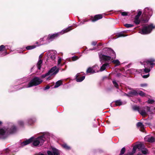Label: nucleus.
<instances>
[{"mask_svg":"<svg viewBox=\"0 0 155 155\" xmlns=\"http://www.w3.org/2000/svg\"><path fill=\"white\" fill-rule=\"evenodd\" d=\"M100 61L102 62V61H111L116 57L115 52L112 49L108 48H104L102 52L99 53Z\"/></svg>","mask_w":155,"mask_h":155,"instance_id":"f257e3e1","label":"nucleus"},{"mask_svg":"<svg viewBox=\"0 0 155 155\" xmlns=\"http://www.w3.org/2000/svg\"><path fill=\"white\" fill-rule=\"evenodd\" d=\"M45 137L44 136L39 137L36 138L31 137L29 139L21 143V146L26 145L33 141V145L35 146L38 145H42L44 142Z\"/></svg>","mask_w":155,"mask_h":155,"instance_id":"f03ea898","label":"nucleus"},{"mask_svg":"<svg viewBox=\"0 0 155 155\" xmlns=\"http://www.w3.org/2000/svg\"><path fill=\"white\" fill-rule=\"evenodd\" d=\"M16 128L12 123H10L9 128H3L0 129V137L4 138L9 134L12 133L15 131Z\"/></svg>","mask_w":155,"mask_h":155,"instance_id":"7ed1b4c3","label":"nucleus"},{"mask_svg":"<svg viewBox=\"0 0 155 155\" xmlns=\"http://www.w3.org/2000/svg\"><path fill=\"white\" fill-rule=\"evenodd\" d=\"M70 27H68L66 29L62 30L60 32L54 34L53 35H49L48 37L45 36L42 39L47 40V41L44 42V43H48L50 41L53 40L55 38L57 37L60 34H63L65 32H67L72 30Z\"/></svg>","mask_w":155,"mask_h":155,"instance_id":"20e7f679","label":"nucleus"},{"mask_svg":"<svg viewBox=\"0 0 155 155\" xmlns=\"http://www.w3.org/2000/svg\"><path fill=\"white\" fill-rule=\"evenodd\" d=\"M132 108L134 110L137 111L143 116H146L147 114V112L150 110V107L147 106L144 107H140L137 106H134Z\"/></svg>","mask_w":155,"mask_h":155,"instance_id":"39448f33","label":"nucleus"},{"mask_svg":"<svg viewBox=\"0 0 155 155\" xmlns=\"http://www.w3.org/2000/svg\"><path fill=\"white\" fill-rule=\"evenodd\" d=\"M155 62V59H150L144 62L143 64L145 68L141 70V72H144L147 73H149L150 71V69L149 68L150 66H151V68H152V66L154 64L153 62Z\"/></svg>","mask_w":155,"mask_h":155,"instance_id":"423d86ee","label":"nucleus"},{"mask_svg":"<svg viewBox=\"0 0 155 155\" xmlns=\"http://www.w3.org/2000/svg\"><path fill=\"white\" fill-rule=\"evenodd\" d=\"M59 69L57 68V67L55 66L52 67L48 73L42 75L41 76L42 78H45L48 77L46 79L47 80H49L51 76L52 75H55L59 71Z\"/></svg>","mask_w":155,"mask_h":155,"instance_id":"0eeeda50","label":"nucleus"},{"mask_svg":"<svg viewBox=\"0 0 155 155\" xmlns=\"http://www.w3.org/2000/svg\"><path fill=\"white\" fill-rule=\"evenodd\" d=\"M155 28V26L151 24L148 26L144 27L142 30L139 32V33L142 34H147L150 33L152 30Z\"/></svg>","mask_w":155,"mask_h":155,"instance_id":"6e6552de","label":"nucleus"},{"mask_svg":"<svg viewBox=\"0 0 155 155\" xmlns=\"http://www.w3.org/2000/svg\"><path fill=\"white\" fill-rule=\"evenodd\" d=\"M42 80L37 77H35L29 83L27 87H29L34 86H36L41 84Z\"/></svg>","mask_w":155,"mask_h":155,"instance_id":"1a4fd4ad","label":"nucleus"},{"mask_svg":"<svg viewBox=\"0 0 155 155\" xmlns=\"http://www.w3.org/2000/svg\"><path fill=\"white\" fill-rule=\"evenodd\" d=\"M48 58H51L52 60H54L56 58V52L55 51H51L47 52Z\"/></svg>","mask_w":155,"mask_h":155,"instance_id":"9d476101","label":"nucleus"},{"mask_svg":"<svg viewBox=\"0 0 155 155\" xmlns=\"http://www.w3.org/2000/svg\"><path fill=\"white\" fill-rule=\"evenodd\" d=\"M52 152L50 151H47V153L48 155H59L60 151L58 149L54 148H52Z\"/></svg>","mask_w":155,"mask_h":155,"instance_id":"9b49d317","label":"nucleus"},{"mask_svg":"<svg viewBox=\"0 0 155 155\" xmlns=\"http://www.w3.org/2000/svg\"><path fill=\"white\" fill-rule=\"evenodd\" d=\"M143 14L145 16H150L152 14V10L150 8H145L144 9Z\"/></svg>","mask_w":155,"mask_h":155,"instance_id":"f8f14e48","label":"nucleus"},{"mask_svg":"<svg viewBox=\"0 0 155 155\" xmlns=\"http://www.w3.org/2000/svg\"><path fill=\"white\" fill-rule=\"evenodd\" d=\"M145 141L149 142L152 143L155 141V138L152 136L149 135L145 137L144 138Z\"/></svg>","mask_w":155,"mask_h":155,"instance_id":"ddd939ff","label":"nucleus"},{"mask_svg":"<svg viewBox=\"0 0 155 155\" xmlns=\"http://www.w3.org/2000/svg\"><path fill=\"white\" fill-rule=\"evenodd\" d=\"M96 66H97H97V65H95V66H93L92 67H89L87 70V73H93L98 72V71L95 70L94 69V68Z\"/></svg>","mask_w":155,"mask_h":155,"instance_id":"4468645a","label":"nucleus"},{"mask_svg":"<svg viewBox=\"0 0 155 155\" xmlns=\"http://www.w3.org/2000/svg\"><path fill=\"white\" fill-rule=\"evenodd\" d=\"M102 15H95L94 18H91V21L93 22H94L99 19L102 18Z\"/></svg>","mask_w":155,"mask_h":155,"instance_id":"2eb2a0df","label":"nucleus"},{"mask_svg":"<svg viewBox=\"0 0 155 155\" xmlns=\"http://www.w3.org/2000/svg\"><path fill=\"white\" fill-rule=\"evenodd\" d=\"M80 74H78L76 75V80L77 82H80L83 81L85 78V76L80 77Z\"/></svg>","mask_w":155,"mask_h":155,"instance_id":"dca6fc26","label":"nucleus"},{"mask_svg":"<svg viewBox=\"0 0 155 155\" xmlns=\"http://www.w3.org/2000/svg\"><path fill=\"white\" fill-rule=\"evenodd\" d=\"M138 94V93L137 91L135 90H133L130 91L128 93V94H127V95L129 96H133L137 95Z\"/></svg>","mask_w":155,"mask_h":155,"instance_id":"f3484780","label":"nucleus"},{"mask_svg":"<svg viewBox=\"0 0 155 155\" xmlns=\"http://www.w3.org/2000/svg\"><path fill=\"white\" fill-rule=\"evenodd\" d=\"M136 146L137 148H138L140 151L142 150V149H143V148L145 147L144 145L141 143L136 145Z\"/></svg>","mask_w":155,"mask_h":155,"instance_id":"a211bd4d","label":"nucleus"},{"mask_svg":"<svg viewBox=\"0 0 155 155\" xmlns=\"http://www.w3.org/2000/svg\"><path fill=\"white\" fill-rule=\"evenodd\" d=\"M137 126L138 127H140L141 129V131H143V130H144L143 125V124L141 122H138L137 124Z\"/></svg>","mask_w":155,"mask_h":155,"instance_id":"6ab92c4d","label":"nucleus"},{"mask_svg":"<svg viewBox=\"0 0 155 155\" xmlns=\"http://www.w3.org/2000/svg\"><path fill=\"white\" fill-rule=\"evenodd\" d=\"M108 65V64H104L102 65V66L101 67L100 69V71H103L104 70L106 67Z\"/></svg>","mask_w":155,"mask_h":155,"instance_id":"aec40b11","label":"nucleus"},{"mask_svg":"<svg viewBox=\"0 0 155 155\" xmlns=\"http://www.w3.org/2000/svg\"><path fill=\"white\" fill-rule=\"evenodd\" d=\"M42 61L41 59H39L38 62L37 64V67L40 70L41 66V64H42Z\"/></svg>","mask_w":155,"mask_h":155,"instance_id":"412c9836","label":"nucleus"},{"mask_svg":"<svg viewBox=\"0 0 155 155\" xmlns=\"http://www.w3.org/2000/svg\"><path fill=\"white\" fill-rule=\"evenodd\" d=\"M62 147L67 150H70L71 148V147L67 145L66 144L64 143L62 145Z\"/></svg>","mask_w":155,"mask_h":155,"instance_id":"4be33fe9","label":"nucleus"},{"mask_svg":"<svg viewBox=\"0 0 155 155\" xmlns=\"http://www.w3.org/2000/svg\"><path fill=\"white\" fill-rule=\"evenodd\" d=\"M62 81L59 80L57 81L55 83V84L54 86V88L58 87L62 84Z\"/></svg>","mask_w":155,"mask_h":155,"instance_id":"5701e85b","label":"nucleus"},{"mask_svg":"<svg viewBox=\"0 0 155 155\" xmlns=\"http://www.w3.org/2000/svg\"><path fill=\"white\" fill-rule=\"evenodd\" d=\"M112 62L114 64H116V66L119 65L120 64V62L118 60H114Z\"/></svg>","mask_w":155,"mask_h":155,"instance_id":"b1692460","label":"nucleus"},{"mask_svg":"<svg viewBox=\"0 0 155 155\" xmlns=\"http://www.w3.org/2000/svg\"><path fill=\"white\" fill-rule=\"evenodd\" d=\"M141 151L143 154H146L148 153V150L145 147L143 148Z\"/></svg>","mask_w":155,"mask_h":155,"instance_id":"393cba45","label":"nucleus"},{"mask_svg":"<svg viewBox=\"0 0 155 155\" xmlns=\"http://www.w3.org/2000/svg\"><path fill=\"white\" fill-rule=\"evenodd\" d=\"M142 14V12L140 11L139 10L138 11V13L137 14V15H136L135 17V18H139L140 16Z\"/></svg>","mask_w":155,"mask_h":155,"instance_id":"a878e982","label":"nucleus"},{"mask_svg":"<svg viewBox=\"0 0 155 155\" xmlns=\"http://www.w3.org/2000/svg\"><path fill=\"white\" fill-rule=\"evenodd\" d=\"M36 47V46L35 45L29 46H27L26 47V49L28 50H31L35 48Z\"/></svg>","mask_w":155,"mask_h":155,"instance_id":"bb28decb","label":"nucleus"},{"mask_svg":"<svg viewBox=\"0 0 155 155\" xmlns=\"http://www.w3.org/2000/svg\"><path fill=\"white\" fill-rule=\"evenodd\" d=\"M44 38H41L40 39L39 41L40 43H41V45H43L44 44H46L47 43H44V42L45 41H47V40L45 39H42Z\"/></svg>","mask_w":155,"mask_h":155,"instance_id":"cd10ccee","label":"nucleus"},{"mask_svg":"<svg viewBox=\"0 0 155 155\" xmlns=\"http://www.w3.org/2000/svg\"><path fill=\"white\" fill-rule=\"evenodd\" d=\"M123 104V103L120 100L115 101V104L116 106H120Z\"/></svg>","mask_w":155,"mask_h":155,"instance_id":"c85d7f7f","label":"nucleus"},{"mask_svg":"<svg viewBox=\"0 0 155 155\" xmlns=\"http://www.w3.org/2000/svg\"><path fill=\"white\" fill-rule=\"evenodd\" d=\"M134 22L136 24L138 25L140 23V20L139 18H135Z\"/></svg>","mask_w":155,"mask_h":155,"instance_id":"c756f323","label":"nucleus"},{"mask_svg":"<svg viewBox=\"0 0 155 155\" xmlns=\"http://www.w3.org/2000/svg\"><path fill=\"white\" fill-rule=\"evenodd\" d=\"M113 83L114 86L116 88H118V85L115 80L113 81Z\"/></svg>","mask_w":155,"mask_h":155,"instance_id":"7c9ffc66","label":"nucleus"},{"mask_svg":"<svg viewBox=\"0 0 155 155\" xmlns=\"http://www.w3.org/2000/svg\"><path fill=\"white\" fill-rule=\"evenodd\" d=\"M125 151V148L124 147H123L121 150L120 151V155H122L124 154Z\"/></svg>","mask_w":155,"mask_h":155,"instance_id":"2f4dec72","label":"nucleus"},{"mask_svg":"<svg viewBox=\"0 0 155 155\" xmlns=\"http://www.w3.org/2000/svg\"><path fill=\"white\" fill-rule=\"evenodd\" d=\"M34 121L33 120L31 119L30 118L28 120V124H29L30 125Z\"/></svg>","mask_w":155,"mask_h":155,"instance_id":"473e14b6","label":"nucleus"},{"mask_svg":"<svg viewBox=\"0 0 155 155\" xmlns=\"http://www.w3.org/2000/svg\"><path fill=\"white\" fill-rule=\"evenodd\" d=\"M61 58H59L58 60V66H62L63 64H61Z\"/></svg>","mask_w":155,"mask_h":155,"instance_id":"72a5a7b5","label":"nucleus"},{"mask_svg":"<svg viewBox=\"0 0 155 155\" xmlns=\"http://www.w3.org/2000/svg\"><path fill=\"white\" fill-rule=\"evenodd\" d=\"M138 94L142 96H144L145 95V93L141 91H140L138 92Z\"/></svg>","mask_w":155,"mask_h":155,"instance_id":"f704fd0d","label":"nucleus"},{"mask_svg":"<svg viewBox=\"0 0 155 155\" xmlns=\"http://www.w3.org/2000/svg\"><path fill=\"white\" fill-rule=\"evenodd\" d=\"M18 124L20 126H22L24 125V122L22 120H19L18 122Z\"/></svg>","mask_w":155,"mask_h":155,"instance_id":"c9c22d12","label":"nucleus"},{"mask_svg":"<svg viewBox=\"0 0 155 155\" xmlns=\"http://www.w3.org/2000/svg\"><path fill=\"white\" fill-rule=\"evenodd\" d=\"M148 103L150 104H152L154 103V101L152 99H149L147 101Z\"/></svg>","mask_w":155,"mask_h":155,"instance_id":"e433bc0d","label":"nucleus"},{"mask_svg":"<svg viewBox=\"0 0 155 155\" xmlns=\"http://www.w3.org/2000/svg\"><path fill=\"white\" fill-rule=\"evenodd\" d=\"M137 148L136 145L133 147V150H132V152L134 153L135 152Z\"/></svg>","mask_w":155,"mask_h":155,"instance_id":"4c0bfd02","label":"nucleus"},{"mask_svg":"<svg viewBox=\"0 0 155 155\" xmlns=\"http://www.w3.org/2000/svg\"><path fill=\"white\" fill-rule=\"evenodd\" d=\"M127 28H130L133 26V25L131 24H126L124 25Z\"/></svg>","mask_w":155,"mask_h":155,"instance_id":"58836bf2","label":"nucleus"},{"mask_svg":"<svg viewBox=\"0 0 155 155\" xmlns=\"http://www.w3.org/2000/svg\"><path fill=\"white\" fill-rule=\"evenodd\" d=\"M126 36L124 35L122 33H120L117 35V37L119 38L121 37H124Z\"/></svg>","mask_w":155,"mask_h":155,"instance_id":"ea45409f","label":"nucleus"},{"mask_svg":"<svg viewBox=\"0 0 155 155\" xmlns=\"http://www.w3.org/2000/svg\"><path fill=\"white\" fill-rule=\"evenodd\" d=\"M5 49V46L4 45H1L0 46V51L3 50Z\"/></svg>","mask_w":155,"mask_h":155,"instance_id":"a19ab883","label":"nucleus"},{"mask_svg":"<svg viewBox=\"0 0 155 155\" xmlns=\"http://www.w3.org/2000/svg\"><path fill=\"white\" fill-rule=\"evenodd\" d=\"M78 59V56H73L72 58V60L73 61H75Z\"/></svg>","mask_w":155,"mask_h":155,"instance_id":"79ce46f5","label":"nucleus"},{"mask_svg":"<svg viewBox=\"0 0 155 155\" xmlns=\"http://www.w3.org/2000/svg\"><path fill=\"white\" fill-rule=\"evenodd\" d=\"M128 13L126 12H123L121 13V15L123 16H126L127 15Z\"/></svg>","mask_w":155,"mask_h":155,"instance_id":"37998d69","label":"nucleus"},{"mask_svg":"<svg viewBox=\"0 0 155 155\" xmlns=\"http://www.w3.org/2000/svg\"><path fill=\"white\" fill-rule=\"evenodd\" d=\"M142 76L143 78H147L149 76V74H148L147 75H142Z\"/></svg>","mask_w":155,"mask_h":155,"instance_id":"c03bdc74","label":"nucleus"},{"mask_svg":"<svg viewBox=\"0 0 155 155\" xmlns=\"http://www.w3.org/2000/svg\"><path fill=\"white\" fill-rule=\"evenodd\" d=\"M140 86L142 87H146L147 86V84H141L140 85Z\"/></svg>","mask_w":155,"mask_h":155,"instance_id":"a18cd8bd","label":"nucleus"},{"mask_svg":"<svg viewBox=\"0 0 155 155\" xmlns=\"http://www.w3.org/2000/svg\"><path fill=\"white\" fill-rule=\"evenodd\" d=\"M134 153L132 152H129L128 153H127L126 155H132Z\"/></svg>","mask_w":155,"mask_h":155,"instance_id":"49530a36","label":"nucleus"},{"mask_svg":"<svg viewBox=\"0 0 155 155\" xmlns=\"http://www.w3.org/2000/svg\"><path fill=\"white\" fill-rule=\"evenodd\" d=\"M96 44H97V42L95 41L93 42L92 43V44L93 45H95Z\"/></svg>","mask_w":155,"mask_h":155,"instance_id":"de8ad7c7","label":"nucleus"},{"mask_svg":"<svg viewBox=\"0 0 155 155\" xmlns=\"http://www.w3.org/2000/svg\"><path fill=\"white\" fill-rule=\"evenodd\" d=\"M50 88L49 87V86H47L46 87H45V89H49Z\"/></svg>","mask_w":155,"mask_h":155,"instance_id":"09e8293b","label":"nucleus"},{"mask_svg":"<svg viewBox=\"0 0 155 155\" xmlns=\"http://www.w3.org/2000/svg\"><path fill=\"white\" fill-rule=\"evenodd\" d=\"M42 57V56L41 55H40L39 57V59H41V58Z\"/></svg>","mask_w":155,"mask_h":155,"instance_id":"8fccbe9b","label":"nucleus"},{"mask_svg":"<svg viewBox=\"0 0 155 155\" xmlns=\"http://www.w3.org/2000/svg\"><path fill=\"white\" fill-rule=\"evenodd\" d=\"M6 152H8L9 150V149L8 148L6 149Z\"/></svg>","mask_w":155,"mask_h":155,"instance_id":"3c124183","label":"nucleus"},{"mask_svg":"<svg viewBox=\"0 0 155 155\" xmlns=\"http://www.w3.org/2000/svg\"><path fill=\"white\" fill-rule=\"evenodd\" d=\"M39 155H45L42 153H40L39 154Z\"/></svg>","mask_w":155,"mask_h":155,"instance_id":"603ef678","label":"nucleus"},{"mask_svg":"<svg viewBox=\"0 0 155 155\" xmlns=\"http://www.w3.org/2000/svg\"><path fill=\"white\" fill-rule=\"evenodd\" d=\"M101 43L99 44L98 45L99 46H101Z\"/></svg>","mask_w":155,"mask_h":155,"instance_id":"864d4df0","label":"nucleus"},{"mask_svg":"<svg viewBox=\"0 0 155 155\" xmlns=\"http://www.w3.org/2000/svg\"><path fill=\"white\" fill-rule=\"evenodd\" d=\"M90 49L91 50H93L94 49H94Z\"/></svg>","mask_w":155,"mask_h":155,"instance_id":"5fc2aeb1","label":"nucleus"},{"mask_svg":"<svg viewBox=\"0 0 155 155\" xmlns=\"http://www.w3.org/2000/svg\"><path fill=\"white\" fill-rule=\"evenodd\" d=\"M2 122L1 121H0V124H2Z\"/></svg>","mask_w":155,"mask_h":155,"instance_id":"6e6d98bb","label":"nucleus"},{"mask_svg":"<svg viewBox=\"0 0 155 155\" xmlns=\"http://www.w3.org/2000/svg\"><path fill=\"white\" fill-rule=\"evenodd\" d=\"M61 70H62V71H63L64 70L63 69H61Z\"/></svg>","mask_w":155,"mask_h":155,"instance_id":"4d7b16f0","label":"nucleus"},{"mask_svg":"<svg viewBox=\"0 0 155 155\" xmlns=\"http://www.w3.org/2000/svg\"><path fill=\"white\" fill-rule=\"evenodd\" d=\"M137 155H141V154H138Z\"/></svg>","mask_w":155,"mask_h":155,"instance_id":"13d9d810","label":"nucleus"},{"mask_svg":"<svg viewBox=\"0 0 155 155\" xmlns=\"http://www.w3.org/2000/svg\"><path fill=\"white\" fill-rule=\"evenodd\" d=\"M86 21H84V22H85Z\"/></svg>","mask_w":155,"mask_h":155,"instance_id":"bf43d9fd","label":"nucleus"},{"mask_svg":"<svg viewBox=\"0 0 155 155\" xmlns=\"http://www.w3.org/2000/svg\"><path fill=\"white\" fill-rule=\"evenodd\" d=\"M6 54V53H5V55Z\"/></svg>","mask_w":155,"mask_h":155,"instance_id":"052dcab7","label":"nucleus"}]
</instances>
